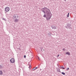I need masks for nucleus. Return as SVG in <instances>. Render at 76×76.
<instances>
[{
    "label": "nucleus",
    "instance_id": "f257e3e1",
    "mask_svg": "<svg viewBox=\"0 0 76 76\" xmlns=\"http://www.w3.org/2000/svg\"><path fill=\"white\" fill-rule=\"evenodd\" d=\"M46 13L47 14V16H48V18H46L47 20H49L51 18V12H50V10L48 8H47Z\"/></svg>",
    "mask_w": 76,
    "mask_h": 76
},
{
    "label": "nucleus",
    "instance_id": "f03ea898",
    "mask_svg": "<svg viewBox=\"0 0 76 76\" xmlns=\"http://www.w3.org/2000/svg\"><path fill=\"white\" fill-rule=\"evenodd\" d=\"M5 10L6 12H9L10 10V8L8 7H6L5 9Z\"/></svg>",
    "mask_w": 76,
    "mask_h": 76
},
{
    "label": "nucleus",
    "instance_id": "7ed1b4c3",
    "mask_svg": "<svg viewBox=\"0 0 76 76\" xmlns=\"http://www.w3.org/2000/svg\"><path fill=\"white\" fill-rule=\"evenodd\" d=\"M45 9H47V8L46 7H44V8H42L41 10V11H42V12H43V13H44V14H45V11H44L45 10Z\"/></svg>",
    "mask_w": 76,
    "mask_h": 76
},
{
    "label": "nucleus",
    "instance_id": "20e7f679",
    "mask_svg": "<svg viewBox=\"0 0 76 76\" xmlns=\"http://www.w3.org/2000/svg\"><path fill=\"white\" fill-rule=\"evenodd\" d=\"M10 61L12 63H13L15 62V59L12 58L10 60Z\"/></svg>",
    "mask_w": 76,
    "mask_h": 76
},
{
    "label": "nucleus",
    "instance_id": "39448f33",
    "mask_svg": "<svg viewBox=\"0 0 76 76\" xmlns=\"http://www.w3.org/2000/svg\"><path fill=\"white\" fill-rule=\"evenodd\" d=\"M51 27L52 29H56V27L54 25H52V26H51Z\"/></svg>",
    "mask_w": 76,
    "mask_h": 76
},
{
    "label": "nucleus",
    "instance_id": "423d86ee",
    "mask_svg": "<svg viewBox=\"0 0 76 76\" xmlns=\"http://www.w3.org/2000/svg\"><path fill=\"white\" fill-rule=\"evenodd\" d=\"M67 26H65L66 28H68L69 27H70L71 25L69 23L67 24Z\"/></svg>",
    "mask_w": 76,
    "mask_h": 76
},
{
    "label": "nucleus",
    "instance_id": "0eeeda50",
    "mask_svg": "<svg viewBox=\"0 0 76 76\" xmlns=\"http://www.w3.org/2000/svg\"><path fill=\"white\" fill-rule=\"evenodd\" d=\"M4 67V66L3 64H1L0 65V69H3Z\"/></svg>",
    "mask_w": 76,
    "mask_h": 76
},
{
    "label": "nucleus",
    "instance_id": "6e6552de",
    "mask_svg": "<svg viewBox=\"0 0 76 76\" xmlns=\"http://www.w3.org/2000/svg\"><path fill=\"white\" fill-rule=\"evenodd\" d=\"M18 14H15L13 15V17L15 19H16V16H17Z\"/></svg>",
    "mask_w": 76,
    "mask_h": 76
},
{
    "label": "nucleus",
    "instance_id": "1a4fd4ad",
    "mask_svg": "<svg viewBox=\"0 0 76 76\" xmlns=\"http://www.w3.org/2000/svg\"><path fill=\"white\" fill-rule=\"evenodd\" d=\"M43 17L44 18H47L48 19V18H49V17H48V16L47 17V15L45 14V15H43Z\"/></svg>",
    "mask_w": 76,
    "mask_h": 76
},
{
    "label": "nucleus",
    "instance_id": "9d476101",
    "mask_svg": "<svg viewBox=\"0 0 76 76\" xmlns=\"http://www.w3.org/2000/svg\"><path fill=\"white\" fill-rule=\"evenodd\" d=\"M57 72H60V69L59 68H57Z\"/></svg>",
    "mask_w": 76,
    "mask_h": 76
},
{
    "label": "nucleus",
    "instance_id": "9b49d317",
    "mask_svg": "<svg viewBox=\"0 0 76 76\" xmlns=\"http://www.w3.org/2000/svg\"><path fill=\"white\" fill-rule=\"evenodd\" d=\"M65 54L66 55L68 54V55H69V56H70V52H66Z\"/></svg>",
    "mask_w": 76,
    "mask_h": 76
},
{
    "label": "nucleus",
    "instance_id": "f8f14e48",
    "mask_svg": "<svg viewBox=\"0 0 76 76\" xmlns=\"http://www.w3.org/2000/svg\"><path fill=\"white\" fill-rule=\"evenodd\" d=\"M38 69V67H35L33 69V71H34V70H36V69Z\"/></svg>",
    "mask_w": 76,
    "mask_h": 76
},
{
    "label": "nucleus",
    "instance_id": "ddd939ff",
    "mask_svg": "<svg viewBox=\"0 0 76 76\" xmlns=\"http://www.w3.org/2000/svg\"><path fill=\"white\" fill-rule=\"evenodd\" d=\"M18 21H19V20H18V19H17L15 20H14V21L15 22H18Z\"/></svg>",
    "mask_w": 76,
    "mask_h": 76
},
{
    "label": "nucleus",
    "instance_id": "4468645a",
    "mask_svg": "<svg viewBox=\"0 0 76 76\" xmlns=\"http://www.w3.org/2000/svg\"><path fill=\"white\" fill-rule=\"evenodd\" d=\"M3 74V72L1 70L0 71V75H1Z\"/></svg>",
    "mask_w": 76,
    "mask_h": 76
},
{
    "label": "nucleus",
    "instance_id": "2eb2a0df",
    "mask_svg": "<svg viewBox=\"0 0 76 76\" xmlns=\"http://www.w3.org/2000/svg\"><path fill=\"white\" fill-rule=\"evenodd\" d=\"M61 74H62V75H65V73H64V72H62Z\"/></svg>",
    "mask_w": 76,
    "mask_h": 76
},
{
    "label": "nucleus",
    "instance_id": "dca6fc26",
    "mask_svg": "<svg viewBox=\"0 0 76 76\" xmlns=\"http://www.w3.org/2000/svg\"><path fill=\"white\" fill-rule=\"evenodd\" d=\"M31 65H30L28 67V68L29 69H31Z\"/></svg>",
    "mask_w": 76,
    "mask_h": 76
},
{
    "label": "nucleus",
    "instance_id": "f3484780",
    "mask_svg": "<svg viewBox=\"0 0 76 76\" xmlns=\"http://www.w3.org/2000/svg\"><path fill=\"white\" fill-rule=\"evenodd\" d=\"M69 13H68V15L67 16V17H69Z\"/></svg>",
    "mask_w": 76,
    "mask_h": 76
},
{
    "label": "nucleus",
    "instance_id": "a211bd4d",
    "mask_svg": "<svg viewBox=\"0 0 76 76\" xmlns=\"http://www.w3.org/2000/svg\"><path fill=\"white\" fill-rule=\"evenodd\" d=\"M48 35H50V36L51 33H50V32L48 33Z\"/></svg>",
    "mask_w": 76,
    "mask_h": 76
},
{
    "label": "nucleus",
    "instance_id": "6ab92c4d",
    "mask_svg": "<svg viewBox=\"0 0 76 76\" xmlns=\"http://www.w3.org/2000/svg\"><path fill=\"white\" fill-rule=\"evenodd\" d=\"M68 29H72V28L71 27H69L68 28Z\"/></svg>",
    "mask_w": 76,
    "mask_h": 76
},
{
    "label": "nucleus",
    "instance_id": "aec40b11",
    "mask_svg": "<svg viewBox=\"0 0 76 76\" xmlns=\"http://www.w3.org/2000/svg\"><path fill=\"white\" fill-rule=\"evenodd\" d=\"M69 70V68H67V69H66V70Z\"/></svg>",
    "mask_w": 76,
    "mask_h": 76
},
{
    "label": "nucleus",
    "instance_id": "412c9836",
    "mask_svg": "<svg viewBox=\"0 0 76 76\" xmlns=\"http://www.w3.org/2000/svg\"><path fill=\"white\" fill-rule=\"evenodd\" d=\"M2 19H3V20H5V21L6 20V19H4V18H2Z\"/></svg>",
    "mask_w": 76,
    "mask_h": 76
},
{
    "label": "nucleus",
    "instance_id": "4be33fe9",
    "mask_svg": "<svg viewBox=\"0 0 76 76\" xmlns=\"http://www.w3.org/2000/svg\"><path fill=\"white\" fill-rule=\"evenodd\" d=\"M17 18H19V16H18V15L17 14Z\"/></svg>",
    "mask_w": 76,
    "mask_h": 76
},
{
    "label": "nucleus",
    "instance_id": "5701e85b",
    "mask_svg": "<svg viewBox=\"0 0 76 76\" xmlns=\"http://www.w3.org/2000/svg\"><path fill=\"white\" fill-rule=\"evenodd\" d=\"M26 55H24V58H26Z\"/></svg>",
    "mask_w": 76,
    "mask_h": 76
},
{
    "label": "nucleus",
    "instance_id": "b1692460",
    "mask_svg": "<svg viewBox=\"0 0 76 76\" xmlns=\"http://www.w3.org/2000/svg\"><path fill=\"white\" fill-rule=\"evenodd\" d=\"M59 56H60V55H57V57H59Z\"/></svg>",
    "mask_w": 76,
    "mask_h": 76
},
{
    "label": "nucleus",
    "instance_id": "393cba45",
    "mask_svg": "<svg viewBox=\"0 0 76 76\" xmlns=\"http://www.w3.org/2000/svg\"><path fill=\"white\" fill-rule=\"evenodd\" d=\"M63 51H65V49H64H64H63Z\"/></svg>",
    "mask_w": 76,
    "mask_h": 76
},
{
    "label": "nucleus",
    "instance_id": "a878e982",
    "mask_svg": "<svg viewBox=\"0 0 76 76\" xmlns=\"http://www.w3.org/2000/svg\"><path fill=\"white\" fill-rule=\"evenodd\" d=\"M65 69V68H63L62 69Z\"/></svg>",
    "mask_w": 76,
    "mask_h": 76
},
{
    "label": "nucleus",
    "instance_id": "bb28decb",
    "mask_svg": "<svg viewBox=\"0 0 76 76\" xmlns=\"http://www.w3.org/2000/svg\"><path fill=\"white\" fill-rule=\"evenodd\" d=\"M61 68H63V66H61Z\"/></svg>",
    "mask_w": 76,
    "mask_h": 76
},
{
    "label": "nucleus",
    "instance_id": "cd10ccee",
    "mask_svg": "<svg viewBox=\"0 0 76 76\" xmlns=\"http://www.w3.org/2000/svg\"><path fill=\"white\" fill-rule=\"evenodd\" d=\"M64 1H66V0H64Z\"/></svg>",
    "mask_w": 76,
    "mask_h": 76
},
{
    "label": "nucleus",
    "instance_id": "c85d7f7f",
    "mask_svg": "<svg viewBox=\"0 0 76 76\" xmlns=\"http://www.w3.org/2000/svg\"><path fill=\"white\" fill-rule=\"evenodd\" d=\"M38 59L39 60V58H38Z\"/></svg>",
    "mask_w": 76,
    "mask_h": 76
},
{
    "label": "nucleus",
    "instance_id": "c756f323",
    "mask_svg": "<svg viewBox=\"0 0 76 76\" xmlns=\"http://www.w3.org/2000/svg\"><path fill=\"white\" fill-rule=\"evenodd\" d=\"M43 50L44 51V49H43Z\"/></svg>",
    "mask_w": 76,
    "mask_h": 76
},
{
    "label": "nucleus",
    "instance_id": "7c9ffc66",
    "mask_svg": "<svg viewBox=\"0 0 76 76\" xmlns=\"http://www.w3.org/2000/svg\"><path fill=\"white\" fill-rule=\"evenodd\" d=\"M40 70H41V69H40Z\"/></svg>",
    "mask_w": 76,
    "mask_h": 76
}]
</instances>
